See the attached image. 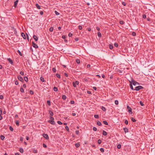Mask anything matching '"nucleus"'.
<instances>
[{
	"label": "nucleus",
	"mask_w": 155,
	"mask_h": 155,
	"mask_svg": "<svg viewBox=\"0 0 155 155\" xmlns=\"http://www.w3.org/2000/svg\"><path fill=\"white\" fill-rule=\"evenodd\" d=\"M53 90L54 91H57L58 90L57 88L55 87H54Z\"/></svg>",
	"instance_id": "5701e85b"
},
{
	"label": "nucleus",
	"mask_w": 155,
	"mask_h": 155,
	"mask_svg": "<svg viewBox=\"0 0 155 155\" xmlns=\"http://www.w3.org/2000/svg\"><path fill=\"white\" fill-rule=\"evenodd\" d=\"M24 79L26 82H27L28 81V78L27 76H25L24 77Z\"/></svg>",
	"instance_id": "a211bd4d"
},
{
	"label": "nucleus",
	"mask_w": 155,
	"mask_h": 155,
	"mask_svg": "<svg viewBox=\"0 0 155 155\" xmlns=\"http://www.w3.org/2000/svg\"><path fill=\"white\" fill-rule=\"evenodd\" d=\"M47 103L48 104V105L50 106L51 105V102H50V101L49 100L47 101Z\"/></svg>",
	"instance_id": "c9c22d12"
},
{
	"label": "nucleus",
	"mask_w": 155,
	"mask_h": 155,
	"mask_svg": "<svg viewBox=\"0 0 155 155\" xmlns=\"http://www.w3.org/2000/svg\"><path fill=\"white\" fill-rule=\"evenodd\" d=\"M57 123L60 125H61L62 124V123L61 121L59 120L58 121Z\"/></svg>",
	"instance_id": "ea45409f"
},
{
	"label": "nucleus",
	"mask_w": 155,
	"mask_h": 155,
	"mask_svg": "<svg viewBox=\"0 0 155 155\" xmlns=\"http://www.w3.org/2000/svg\"><path fill=\"white\" fill-rule=\"evenodd\" d=\"M18 0H16L14 2V6L15 7H16L17 6V5L18 4Z\"/></svg>",
	"instance_id": "4468645a"
},
{
	"label": "nucleus",
	"mask_w": 155,
	"mask_h": 155,
	"mask_svg": "<svg viewBox=\"0 0 155 155\" xmlns=\"http://www.w3.org/2000/svg\"><path fill=\"white\" fill-rule=\"evenodd\" d=\"M2 114V110L1 108H0V116Z\"/></svg>",
	"instance_id": "0e129e2a"
},
{
	"label": "nucleus",
	"mask_w": 155,
	"mask_h": 155,
	"mask_svg": "<svg viewBox=\"0 0 155 155\" xmlns=\"http://www.w3.org/2000/svg\"><path fill=\"white\" fill-rule=\"evenodd\" d=\"M33 38H34V39H35V40L36 41H38V38L35 35H33Z\"/></svg>",
	"instance_id": "9b49d317"
},
{
	"label": "nucleus",
	"mask_w": 155,
	"mask_h": 155,
	"mask_svg": "<svg viewBox=\"0 0 155 155\" xmlns=\"http://www.w3.org/2000/svg\"><path fill=\"white\" fill-rule=\"evenodd\" d=\"M97 142L98 144H100L101 143V140L99 139L98 140Z\"/></svg>",
	"instance_id": "58836bf2"
},
{
	"label": "nucleus",
	"mask_w": 155,
	"mask_h": 155,
	"mask_svg": "<svg viewBox=\"0 0 155 155\" xmlns=\"http://www.w3.org/2000/svg\"><path fill=\"white\" fill-rule=\"evenodd\" d=\"M109 48L110 49H112L113 48V45H110Z\"/></svg>",
	"instance_id": "cd10ccee"
},
{
	"label": "nucleus",
	"mask_w": 155,
	"mask_h": 155,
	"mask_svg": "<svg viewBox=\"0 0 155 155\" xmlns=\"http://www.w3.org/2000/svg\"><path fill=\"white\" fill-rule=\"evenodd\" d=\"M143 18L145 19L146 17V15L145 14H143Z\"/></svg>",
	"instance_id": "69168bd1"
},
{
	"label": "nucleus",
	"mask_w": 155,
	"mask_h": 155,
	"mask_svg": "<svg viewBox=\"0 0 155 155\" xmlns=\"http://www.w3.org/2000/svg\"><path fill=\"white\" fill-rule=\"evenodd\" d=\"M101 109L103 111H105L106 110L104 106L102 107Z\"/></svg>",
	"instance_id": "4be33fe9"
},
{
	"label": "nucleus",
	"mask_w": 155,
	"mask_h": 155,
	"mask_svg": "<svg viewBox=\"0 0 155 155\" xmlns=\"http://www.w3.org/2000/svg\"><path fill=\"white\" fill-rule=\"evenodd\" d=\"M94 117L96 118H99V116L97 114L95 115H94Z\"/></svg>",
	"instance_id": "a19ab883"
},
{
	"label": "nucleus",
	"mask_w": 155,
	"mask_h": 155,
	"mask_svg": "<svg viewBox=\"0 0 155 155\" xmlns=\"http://www.w3.org/2000/svg\"><path fill=\"white\" fill-rule=\"evenodd\" d=\"M9 129L12 131H13V129L12 126H10L9 127Z\"/></svg>",
	"instance_id": "e433bc0d"
},
{
	"label": "nucleus",
	"mask_w": 155,
	"mask_h": 155,
	"mask_svg": "<svg viewBox=\"0 0 155 155\" xmlns=\"http://www.w3.org/2000/svg\"><path fill=\"white\" fill-rule=\"evenodd\" d=\"M97 35L99 37H101V33L100 32H98L97 33Z\"/></svg>",
	"instance_id": "b1692460"
},
{
	"label": "nucleus",
	"mask_w": 155,
	"mask_h": 155,
	"mask_svg": "<svg viewBox=\"0 0 155 155\" xmlns=\"http://www.w3.org/2000/svg\"><path fill=\"white\" fill-rule=\"evenodd\" d=\"M17 52L19 53V54L20 56H22V54L21 53V52L19 50H18L17 51Z\"/></svg>",
	"instance_id": "c85d7f7f"
},
{
	"label": "nucleus",
	"mask_w": 155,
	"mask_h": 155,
	"mask_svg": "<svg viewBox=\"0 0 155 155\" xmlns=\"http://www.w3.org/2000/svg\"><path fill=\"white\" fill-rule=\"evenodd\" d=\"M73 86L74 87H76V85H78L79 84V82L78 81H76L75 82L73 83Z\"/></svg>",
	"instance_id": "0eeeda50"
},
{
	"label": "nucleus",
	"mask_w": 155,
	"mask_h": 155,
	"mask_svg": "<svg viewBox=\"0 0 155 155\" xmlns=\"http://www.w3.org/2000/svg\"><path fill=\"white\" fill-rule=\"evenodd\" d=\"M143 88V87L141 86H139L135 87V89L134 90L137 91H138L140 89H142Z\"/></svg>",
	"instance_id": "f257e3e1"
},
{
	"label": "nucleus",
	"mask_w": 155,
	"mask_h": 155,
	"mask_svg": "<svg viewBox=\"0 0 155 155\" xmlns=\"http://www.w3.org/2000/svg\"><path fill=\"white\" fill-rule=\"evenodd\" d=\"M103 134L104 136H106L107 134V133L105 131L103 130Z\"/></svg>",
	"instance_id": "f3484780"
},
{
	"label": "nucleus",
	"mask_w": 155,
	"mask_h": 155,
	"mask_svg": "<svg viewBox=\"0 0 155 155\" xmlns=\"http://www.w3.org/2000/svg\"><path fill=\"white\" fill-rule=\"evenodd\" d=\"M43 146L44 148H46L47 147V145L45 143L43 144Z\"/></svg>",
	"instance_id": "e2e57ef3"
},
{
	"label": "nucleus",
	"mask_w": 155,
	"mask_h": 155,
	"mask_svg": "<svg viewBox=\"0 0 155 155\" xmlns=\"http://www.w3.org/2000/svg\"><path fill=\"white\" fill-rule=\"evenodd\" d=\"M50 120H54V118L53 117H50Z\"/></svg>",
	"instance_id": "13d9d810"
},
{
	"label": "nucleus",
	"mask_w": 155,
	"mask_h": 155,
	"mask_svg": "<svg viewBox=\"0 0 155 155\" xmlns=\"http://www.w3.org/2000/svg\"><path fill=\"white\" fill-rule=\"evenodd\" d=\"M97 124L99 126H101L102 125V124H101V122H100L99 121H97Z\"/></svg>",
	"instance_id": "dca6fc26"
},
{
	"label": "nucleus",
	"mask_w": 155,
	"mask_h": 155,
	"mask_svg": "<svg viewBox=\"0 0 155 155\" xmlns=\"http://www.w3.org/2000/svg\"><path fill=\"white\" fill-rule=\"evenodd\" d=\"M66 96L65 95H63L62 96V99L64 100L66 99Z\"/></svg>",
	"instance_id": "bb28decb"
},
{
	"label": "nucleus",
	"mask_w": 155,
	"mask_h": 155,
	"mask_svg": "<svg viewBox=\"0 0 155 155\" xmlns=\"http://www.w3.org/2000/svg\"><path fill=\"white\" fill-rule=\"evenodd\" d=\"M48 122L52 125H54L55 124V123L54 120H49L48 121Z\"/></svg>",
	"instance_id": "1a4fd4ad"
},
{
	"label": "nucleus",
	"mask_w": 155,
	"mask_h": 155,
	"mask_svg": "<svg viewBox=\"0 0 155 155\" xmlns=\"http://www.w3.org/2000/svg\"><path fill=\"white\" fill-rule=\"evenodd\" d=\"M49 114L51 116H52L53 115L54 113L52 111H51V110L49 111Z\"/></svg>",
	"instance_id": "412c9836"
},
{
	"label": "nucleus",
	"mask_w": 155,
	"mask_h": 155,
	"mask_svg": "<svg viewBox=\"0 0 155 155\" xmlns=\"http://www.w3.org/2000/svg\"><path fill=\"white\" fill-rule=\"evenodd\" d=\"M75 146L76 147H78L80 146V144L79 143H76L75 144Z\"/></svg>",
	"instance_id": "393cba45"
},
{
	"label": "nucleus",
	"mask_w": 155,
	"mask_h": 155,
	"mask_svg": "<svg viewBox=\"0 0 155 155\" xmlns=\"http://www.w3.org/2000/svg\"><path fill=\"white\" fill-rule=\"evenodd\" d=\"M93 130L94 131H96L97 130V128L95 127H94L93 128Z\"/></svg>",
	"instance_id": "bf43d9fd"
},
{
	"label": "nucleus",
	"mask_w": 155,
	"mask_h": 155,
	"mask_svg": "<svg viewBox=\"0 0 155 155\" xmlns=\"http://www.w3.org/2000/svg\"><path fill=\"white\" fill-rule=\"evenodd\" d=\"M40 80L42 82H45L44 78L42 77H41V78H40Z\"/></svg>",
	"instance_id": "6ab92c4d"
},
{
	"label": "nucleus",
	"mask_w": 155,
	"mask_h": 155,
	"mask_svg": "<svg viewBox=\"0 0 155 155\" xmlns=\"http://www.w3.org/2000/svg\"><path fill=\"white\" fill-rule=\"evenodd\" d=\"M114 46L115 47H117L118 46V44L117 43H115L114 44Z\"/></svg>",
	"instance_id": "603ef678"
},
{
	"label": "nucleus",
	"mask_w": 155,
	"mask_h": 155,
	"mask_svg": "<svg viewBox=\"0 0 155 155\" xmlns=\"http://www.w3.org/2000/svg\"><path fill=\"white\" fill-rule=\"evenodd\" d=\"M7 60L11 64H13V61L11 58H8Z\"/></svg>",
	"instance_id": "6e6552de"
},
{
	"label": "nucleus",
	"mask_w": 155,
	"mask_h": 155,
	"mask_svg": "<svg viewBox=\"0 0 155 155\" xmlns=\"http://www.w3.org/2000/svg\"><path fill=\"white\" fill-rule=\"evenodd\" d=\"M21 35L24 39H26V37L25 34L24 33L22 32L21 33Z\"/></svg>",
	"instance_id": "f8f14e48"
},
{
	"label": "nucleus",
	"mask_w": 155,
	"mask_h": 155,
	"mask_svg": "<svg viewBox=\"0 0 155 155\" xmlns=\"http://www.w3.org/2000/svg\"><path fill=\"white\" fill-rule=\"evenodd\" d=\"M140 103L141 106H143L144 105V104H143V103L142 102V101H140Z\"/></svg>",
	"instance_id": "864d4df0"
},
{
	"label": "nucleus",
	"mask_w": 155,
	"mask_h": 155,
	"mask_svg": "<svg viewBox=\"0 0 155 155\" xmlns=\"http://www.w3.org/2000/svg\"><path fill=\"white\" fill-rule=\"evenodd\" d=\"M130 82H132V84H133V85L136 86L137 84H139V83L136 82V81L134 80L133 79H132L131 81Z\"/></svg>",
	"instance_id": "f03ea898"
},
{
	"label": "nucleus",
	"mask_w": 155,
	"mask_h": 155,
	"mask_svg": "<svg viewBox=\"0 0 155 155\" xmlns=\"http://www.w3.org/2000/svg\"><path fill=\"white\" fill-rule=\"evenodd\" d=\"M121 145L119 144L117 145V148L120 149L121 148Z\"/></svg>",
	"instance_id": "7c9ffc66"
},
{
	"label": "nucleus",
	"mask_w": 155,
	"mask_h": 155,
	"mask_svg": "<svg viewBox=\"0 0 155 155\" xmlns=\"http://www.w3.org/2000/svg\"><path fill=\"white\" fill-rule=\"evenodd\" d=\"M115 103L116 105H117L118 104V101L117 100H115Z\"/></svg>",
	"instance_id": "de8ad7c7"
},
{
	"label": "nucleus",
	"mask_w": 155,
	"mask_h": 155,
	"mask_svg": "<svg viewBox=\"0 0 155 155\" xmlns=\"http://www.w3.org/2000/svg\"><path fill=\"white\" fill-rule=\"evenodd\" d=\"M76 62H77V64H80V60L79 59H77L76 60Z\"/></svg>",
	"instance_id": "a878e982"
},
{
	"label": "nucleus",
	"mask_w": 155,
	"mask_h": 155,
	"mask_svg": "<svg viewBox=\"0 0 155 155\" xmlns=\"http://www.w3.org/2000/svg\"><path fill=\"white\" fill-rule=\"evenodd\" d=\"M129 82L130 83V85L131 89L132 90H134V88H133V86H132V82H130V81H129Z\"/></svg>",
	"instance_id": "9d476101"
},
{
	"label": "nucleus",
	"mask_w": 155,
	"mask_h": 155,
	"mask_svg": "<svg viewBox=\"0 0 155 155\" xmlns=\"http://www.w3.org/2000/svg\"><path fill=\"white\" fill-rule=\"evenodd\" d=\"M54 12L56 15H58L59 14V13L56 11H55Z\"/></svg>",
	"instance_id": "49530a36"
},
{
	"label": "nucleus",
	"mask_w": 155,
	"mask_h": 155,
	"mask_svg": "<svg viewBox=\"0 0 155 155\" xmlns=\"http://www.w3.org/2000/svg\"><path fill=\"white\" fill-rule=\"evenodd\" d=\"M125 123L127 125L128 124V122L127 120H125Z\"/></svg>",
	"instance_id": "5fc2aeb1"
},
{
	"label": "nucleus",
	"mask_w": 155,
	"mask_h": 155,
	"mask_svg": "<svg viewBox=\"0 0 155 155\" xmlns=\"http://www.w3.org/2000/svg\"><path fill=\"white\" fill-rule=\"evenodd\" d=\"M103 122L104 124H105V125H108V123L106 121H104Z\"/></svg>",
	"instance_id": "2f4dec72"
},
{
	"label": "nucleus",
	"mask_w": 155,
	"mask_h": 155,
	"mask_svg": "<svg viewBox=\"0 0 155 155\" xmlns=\"http://www.w3.org/2000/svg\"><path fill=\"white\" fill-rule=\"evenodd\" d=\"M62 38L63 39H65L66 38V36L64 35H63L62 36Z\"/></svg>",
	"instance_id": "774afa93"
},
{
	"label": "nucleus",
	"mask_w": 155,
	"mask_h": 155,
	"mask_svg": "<svg viewBox=\"0 0 155 155\" xmlns=\"http://www.w3.org/2000/svg\"><path fill=\"white\" fill-rule=\"evenodd\" d=\"M20 74H21L22 75H24V72L22 71H21L20 72Z\"/></svg>",
	"instance_id": "4d7b16f0"
},
{
	"label": "nucleus",
	"mask_w": 155,
	"mask_h": 155,
	"mask_svg": "<svg viewBox=\"0 0 155 155\" xmlns=\"http://www.w3.org/2000/svg\"><path fill=\"white\" fill-rule=\"evenodd\" d=\"M131 120L133 122H135L136 121V120L135 119H134V118L132 117H131Z\"/></svg>",
	"instance_id": "f704fd0d"
},
{
	"label": "nucleus",
	"mask_w": 155,
	"mask_h": 155,
	"mask_svg": "<svg viewBox=\"0 0 155 155\" xmlns=\"http://www.w3.org/2000/svg\"><path fill=\"white\" fill-rule=\"evenodd\" d=\"M18 79L19 81H21L22 82H23L24 81L23 78H22V77L21 76V75H18Z\"/></svg>",
	"instance_id": "20e7f679"
},
{
	"label": "nucleus",
	"mask_w": 155,
	"mask_h": 155,
	"mask_svg": "<svg viewBox=\"0 0 155 155\" xmlns=\"http://www.w3.org/2000/svg\"><path fill=\"white\" fill-rule=\"evenodd\" d=\"M65 128L67 131H69V129L68 127V126H66L65 127Z\"/></svg>",
	"instance_id": "c03bdc74"
},
{
	"label": "nucleus",
	"mask_w": 155,
	"mask_h": 155,
	"mask_svg": "<svg viewBox=\"0 0 155 155\" xmlns=\"http://www.w3.org/2000/svg\"><path fill=\"white\" fill-rule=\"evenodd\" d=\"M78 28L80 30H81L82 28V26L81 25H79Z\"/></svg>",
	"instance_id": "6e6d98bb"
},
{
	"label": "nucleus",
	"mask_w": 155,
	"mask_h": 155,
	"mask_svg": "<svg viewBox=\"0 0 155 155\" xmlns=\"http://www.w3.org/2000/svg\"><path fill=\"white\" fill-rule=\"evenodd\" d=\"M119 23L121 25H123L124 24V21H120Z\"/></svg>",
	"instance_id": "052dcab7"
},
{
	"label": "nucleus",
	"mask_w": 155,
	"mask_h": 155,
	"mask_svg": "<svg viewBox=\"0 0 155 155\" xmlns=\"http://www.w3.org/2000/svg\"><path fill=\"white\" fill-rule=\"evenodd\" d=\"M52 71L54 72H55L56 71V69L55 68H52Z\"/></svg>",
	"instance_id": "3c124183"
},
{
	"label": "nucleus",
	"mask_w": 155,
	"mask_h": 155,
	"mask_svg": "<svg viewBox=\"0 0 155 155\" xmlns=\"http://www.w3.org/2000/svg\"><path fill=\"white\" fill-rule=\"evenodd\" d=\"M53 30V28L52 27H51L49 29V31L51 32H52Z\"/></svg>",
	"instance_id": "72a5a7b5"
},
{
	"label": "nucleus",
	"mask_w": 155,
	"mask_h": 155,
	"mask_svg": "<svg viewBox=\"0 0 155 155\" xmlns=\"http://www.w3.org/2000/svg\"><path fill=\"white\" fill-rule=\"evenodd\" d=\"M43 137L47 140L49 139V137L48 135L47 134H43Z\"/></svg>",
	"instance_id": "39448f33"
},
{
	"label": "nucleus",
	"mask_w": 155,
	"mask_h": 155,
	"mask_svg": "<svg viewBox=\"0 0 155 155\" xmlns=\"http://www.w3.org/2000/svg\"><path fill=\"white\" fill-rule=\"evenodd\" d=\"M19 151L21 153H23L24 152V150L22 148H20L19 149Z\"/></svg>",
	"instance_id": "aec40b11"
},
{
	"label": "nucleus",
	"mask_w": 155,
	"mask_h": 155,
	"mask_svg": "<svg viewBox=\"0 0 155 155\" xmlns=\"http://www.w3.org/2000/svg\"><path fill=\"white\" fill-rule=\"evenodd\" d=\"M127 107L128 110V112L131 114L132 113V112L131 108L129 106H127Z\"/></svg>",
	"instance_id": "7ed1b4c3"
},
{
	"label": "nucleus",
	"mask_w": 155,
	"mask_h": 155,
	"mask_svg": "<svg viewBox=\"0 0 155 155\" xmlns=\"http://www.w3.org/2000/svg\"><path fill=\"white\" fill-rule=\"evenodd\" d=\"M79 130H76V131H75V133H76V134L77 135H78L79 134Z\"/></svg>",
	"instance_id": "680f3d73"
},
{
	"label": "nucleus",
	"mask_w": 155,
	"mask_h": 155,
	"mask_svg": "<svg viewBox=\"0 0 155 155\" xmlns=\"http://www.w3.org/2000/svg\"><path fill=\"white\" fill-rule=\"evenodd\" d=\"M16 124V125L18 126H19V123L18 121H16L15 122Z\"/></svg>",
	"instance_id": "8fccbe9b"
},
{
	"label": "nucleus",
	"mask_w": 155,
	"mask_h": 155,
	"mask_svg": "<svg viewBox=\"0 0 155 155\" xmlns=\"http://www.w3.org/2000/svg\"><path fill=\"white\" fill-rule=\"evenodd\" d=\"M29 92L31 94H34L33 91L32 90H30Z\"/></svg>",
	"instance_id": "09e8293b"
},
{
	"label": "nucleus",
	"mask_w": 155,
	"mask_h": 155,
	"mask_svg": "<svg viewBox=\"0 0 155 155\" xmlns=\"http://www.w3.org/2000/svg\"><path fill=\"white\" fill-rule=\"evenodd\" d=\"M100 151L102 152H104V149L103 148H100Z\"/></svg>",
	"instance_id": "79ce46f5"
},
{
	"label": "nucleus",
	"mask_w": 155,
	"mask_h": 155,
	"mask_svg": "<svg viewBox=\"0 0 155 155\" xmlns=\"http://www.w3.org/2000/svg\"><path fill=\"white\" fill-rule=\"evenodd\" d=\"M20 91L21 92H22V93H23L24 92V89H23V88L22 87H21V88H20Z\"/></svg>",
	"instance_id": "473e14b6"
},
{
	"label": "nucleus",
	"mask_w": 155,
	"mask_h": 155,
	"mask_svg": "<svg viewBox=\"0 0 155 155\" xmlns=\"http://www.w3.org/2000/svg\"><path fill=\"white\" fill-rule=\"evenodd\" d=\"M56 76L58 78H61L60 75L59 74H56Z\"/></svg>",
	"instance_id": "37998d69"
},
{
	"label": "nucleus",
	"mask_w": 155,
	"mask_h": 155,
	"mask_svg": "<svg viewBox=\"0 0 155 155\" xmlns=\"http://www.w3.org/2000/svg\"><path fill=\"white\" fill-rule=\"evenodd\" d=\"M124 130L125 133H126L128 132V130L127 128H124Z\"/></svg>",
	"instance_id": "ddd939ff"
},
{
	"label": "nucleus",
	"mask_w": 155,
	"mask_h": 155,
	"mask_svg": "<svg viewBox=\"0 0 155 155\" xmlns=\"http://www.w3.org/2000/svg\"><path fill=\"white\" fill-rule=\"evenodd\" d=\"M35 6L38 9H39L41 8L40 6H39L38 4H36L35 5Z\"/></svg>",
	"instance_id": "2eb2a0df"
},
{
	"label": "nucleus",
	"mask_w": 155,
	"mask_h": 155,
	"mask_svg": "<svg viewBox=\"0 0 155 155\" xmlns=\"http://www.w3.org/2000/svg\"><path fill=\"white\" fill-rule=\"evenodd\" d=\"M38 152L37 150L34 149L33 151V152L34 153H37Z\"/></svg>",
	"instance_id": "4c0bfd02"
},
{
	"label": "nucleus",
	"mask_w": 155,
	"mask_h": 155,
	"mask_svg": "<svg viewBox=\"0 0 155 155\" xmlns=\"http://www.w3.org/2000/svg\"><path fill=\"white\" fill-rule=\"evenodd\" d=\"M5 138V137L3 135H1L0 136V138L2 140H3Z\"/></svg>",
	"instance_id": "c756f323"
},
{
	"label": "nucleus",
	"mask_w": 155,
	"mask_h": 155,
	"mask_svg": "<svg viewBox=\"0 0 155 155\" xmlns=\"http://www.w3.org/2000/svg\"><path fill=\"white\" fill-rule=\"evenodd\" d=\"M0 99L1 100L3 99V96L2 95H0Z\"/></svg>",
	"instance_id": "338daca9"
},
{
	"label": "nucleus",
	"mask_w": 155,
	"mask_h": 155,
	"mask_svg": "<svg viewBox=\"0 0 155 155\" xmlns=\"http://www.w3.org/2000/svg\"><path fill=\"white\" fill-rule=\"evenodd\" d=\"M32 46L34 48H38V46L35 43L34 41H32Z\"/></svg>",
	"instance_id": "423d86ee"
},
{
	"label": "nucleus",
	"mask_w": 155,
	"mask_h": 155,
	"mask_svg": "<svg viewBox=\"0 0 155 155\" xmlns=\"http://www.w3.org/2000/svg\"><path fill=\"white\" fill-rule=\"evenodd\" d=\"M132 35L133 36H135L136 35V34L135 32H133L132 33Z\"/></svg>",
	"instance_id": "a18cd8bd"
}]
</instances>
